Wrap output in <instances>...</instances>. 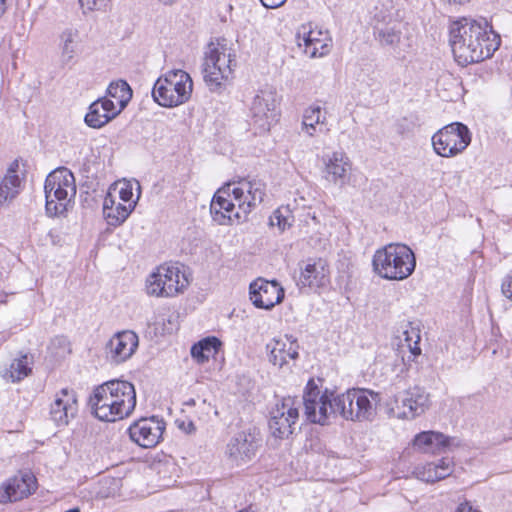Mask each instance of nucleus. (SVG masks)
Listing matches in <instances>:
<instances>
[{"instance_id": "f257e3e1", "label": "nucleus", "mask_w": 512, "mask_h": 512, "mask_svg": "<svg viewBox=\"0 0 512 512\" xmlns=\"http://www.w3.org/2000/svg\"><path fill=\"white\" fill-rule=\"evenodd\" d=\"M449 43L455 61L467 66L492 57L501 40L487 21L463 17L450 24Z\"/></svg>"}, {"instance_id": "f03ea898", "label": "nucleus", "mask_w": 512, "mask_h": 512, "mask_svg": "<svg viewBox=\"0 0 512 512\" xmlns=\"http://www.w3.org/2000/svg\"><path fill=\"white\" fill-rule=\"evenodd\" d=\"M266 186L260 180L241 179L227 183L214 194L210 213L219 225L245 219L265 196Z\"/></svg>"}, {"instance_id": "7ed1b4c3", "label": "nucleus", "mask_w": 512, "mask_h": 512, "mask_svg": "<svg viewBox=\"0 0 512 512\" xmlns=\"http://www.w3.org/2000/svg\"><path fill=\"white\" fill-rule=\"evenodd\" d=\"M134 385L125 380H110L93 390L89 403L101 421L116 422L129 417L136 407Z\"/></svg>"}, {"instance_id": "20e7f679", "label": "nucleus", "mask_w": 512, "mask_h": 512, "mask_svg": "<svg viewBox=\"0 0 512 512\" xmlns=\"http://www.w3.org/2000/svg\"><path fill=\"white\" fill-rule=\"evenodd\" d=\"M372 267L382 279L402 281L412 275L416 268L415 254L406 244L389 243L375 251Z\"/></svg>"}, {"instance_id": "39448f33", "label": "nucleus", "mask_w": 512, "mask_h": 512, "mask_svg": "<svg viewBox=\"0 0 512 512\" xmlns=\"http://www.w3.org/2000/svg\"><path fill=\"white\" fill-rule=\"evenodd\" d=\"M380 395L369 389L353 388L334 397L339 416L354 422L372 421L377 414Z\"/></svg>"}, {"instance_id": "423d86ee", "label": "nucleus", "mask_w": 512, "mask_h": 512, "mask_svg": "<svg viewBox=\"0 0 512 512\" xmlns=\"http://www.w3.org/2000/svg\"><path fill=\"white\" fill-rule=\"evenodd\" d=\"M193 91V81L189 73L173 69L160 76L154 83L152 97L165 108H173L188 102Z\"/></svg>"}, {"instance_id": "0eeeda50", "label": "nucleus", "mask_w": 512, "mask_h": 512, "mask_svg": "<svg viewBox=\"0 0 512 512\" xmlns=\"http://www.w3.org/2000/svg\"><path fill=\"white\" fill-rule=\"evenodd\" d=\"M46 212L50 216L63 215L76 194L75 179L67 168L56 169L45 180Z\"/></svg>"}, {"instance_id": "6e6552de", "label": "nucleus", "mask_w": 512, "mask_h": 512, "mask_svg": "<svg viewBox=\"0 0 512 512\" xmlns=\"http://www.w3.org/2000/svg\"><path fill=\"white\" fill-rule=\"evenodd\" d=\"M234 55L223 43H210L203 63V78L211 91L219 90L232 78Z\"/></svg>"}, {"instance_id": "1a4fd4ad", "label": "nucleus", "mask_w": 512, "mask_h": 512, "mask_svg": "<svg viewBox=\"0 0 512 512\" xmlns=\"http://www.w3.org/2000/svg\"><path fill=\"white\" fill-rule=\"evenodd\" d=\"M281 97L272 86L265 85L257 90L249 106L251 125L256 133L270 131L280 116Z\"/></svg>"}, {"instance_id": "9d476101", "label": "nucleus", "mask_w": 512, "mask_h": 512, "mask_svg": "<svg viewBox=\"0 0 512 512\" xmlns=\"http://www.w3.org/2000/svg\"><path fill=\"white\" fill-rule=\"evenodd\" d=\"M188 285L189 280L180 267L162 264L147 277L145 290L149 296L171 298L183 293Z\"/></svg>"}, {"instance_id": "9b49d317", "label": "nucleus", "mask_w": 512, "mask_h": 512, "mask_svg": "<svg viewBox=\"0 0 512 512\" xmlns=\"http://www.w3.org/2000/svg\"><path fill=\"white\" fill-rule=\"evenodd\" d=\"M471 132L461 122L450 123L432 136L434 152L444 158H452L463 153L471 143Z\"/></svg>"}, {"instance_id": "f8f14e48", "label": "nucleus", "mask_w": 512, "mask_h": 512, "mask_svg": "<svg viewBox=\"0 0 512 512\" xmlns=\"http://www.w3.org/2000/svg\"><path fill=\"white\" fill-rule=\"evenodd\" d=\"M334 393L326 390L321 393L313 380H309L303 396L305 415L307 420L319 425H326L332 416H337L334 407Z\"/></svg>"}, {"instance_id": "ddd939ff", "label": "nucleus", "mask_w": 512, "mask_h": 512, "mask_svg": "<svg viewBox=\"0 0 512 512\" xmlns=\"http://www.w3.org/2000/svg\"><path fill=\"white\" fill-rule=\"evenodd\" d=\"M298 268L296 284L300 289L308 288L317 292L330 284V268L327 260L321 257H310L300 261Z\"/></svg>"}, {"instance_id": "4468645a", "label": "nucleus", "mask_w": 512, "mask_h": 512, "mask_svg": "<svg viewBox=\"0 0 512 512\" xmlns=\"http://www.w3.org/2000/svg\"><path fill=\"white\" fill-rule=\"evenodd\" d=\"M299 418V403L291 397L282 399L271 411L269 429L273 437L288 438Z\"/></svg>"}, {"instance_id": "2eb2a0df", "label": "nucleus", "mask_w": 512, "mask_h": 512, "mask_svg": "<svg viewBox=\"0 0 512 512\" xmlns=\"http://www.w3.org/2000/svg\"><path fill=\"white\" fill-rule=\"evenodd\" d=\"M296 38L298 46L310 58L327 55L332 46L329 32L311 23L302 24L297 31Z\"/></svg>"}, {"instance_id": "dca6fc26", "label": "nucleus", "mask_w": 512, "mask_h": 512, "mask_svg": "<svg viewBox=\"0 0 512 512\" xmlns=\"http://www.w3.org/2000/svg\"><path fill=\"white\" fill-rule=\"evenodd\" d=\"M322 178L329 184L345 186L350 179L352 163L343 151L322 156Z\"/></svg>"}, {"instance_id": "f3484780", "label": "nucleus", "mask_w": 512, "mask_h": 512, "mask_svg": "<svg viewBox=\"0 0 512 512\" xmlns=\"http://www.w3.org/2000/svg\"><path fill=\"white\" fill-rule=\"evenodd\" d=\"M165 422L155 416L142 418L130 425L128 433L130 439L143 448L155 447L162 438Z\"/></svg>"}, {"instance_id": "a211bd4d", "label": "nucleus", "mask_w": 512, "mask_h": 512, "mask_svg": "<svg viewBox=\"0 0 512 512\" xmlns=\"http://www.w3.org/2000/svg\"><path fill=\"white\" fill-rule=\"evenodd\" d=\"M395 402V416L399 419L412 420L428 409L429 395L422 388L413 387L399 394Z\"/></svg>"}, {"instance_id": "6ab92c4d", "label": "nucleus", "mask_w": 512, "mask_h": 512, "mask_svg": "<svg viewBox=\"0 0 512 512\" xmlns=\"http://www.w3.org/2000/svg\"><path fill=\"white\" fill-rule=\"evenodd\" d=\"M138 346L139 338L134 331H119L105 345L106 358L112 364H122L134 355Z\"/></svg>"}, {"instance_id": "aec40b11", "label": "nucleus", "mask_w": 512, "mask_h": 512, "mask_svg": "<svg viewBox=\"0 0 512 512\" xmlns=\"http://www.w3.org/2000/svg\"><path fill=\"white\" fill-rule=\"evenodd\" d=\"M250 300L259 309L271 310L281 303L284 298V289L276 280L258 278L250 284Z\"/></svg>"}, {"instance_id": "412c9836", "label": "nucleus", "mask_w": 512, "mask_h": 512, "mask_svg": "<svg viewBox=\"0 0 512 512\" xmlns=\"http://www.w3.org/2000/svg\"><path fill=\"white\" fill-rule=\"evenodd\" d=\"M78 412L77 396L74 390L63 388L55 394L50 406V416L57 426H66Z\"/></svg>"}, {"instance_id": "4be33fe9", "label": "nucleus", "mask_w": 512, "mask_h": 512, "mask_svg": "<svg viewBox=\"0 0 512 512\" xmlns=\"http://www.w3.org/2000/svg\"><path fill=\"white\" fill-rule=\"evenodd\" d=\"M257 448L258 441L255 435L241 431L229 440L225 454L232 463L240 465L250 461L255 456Z\"/></svg>"}, {"instance_id": "5701e85b", "label": "nucleus", "mask_w": 512, "mask_h": 512, "mask_svg": "<svg viewBox=\"0 0 512 512\" xmlns=\"http://www.w3.org/2000/svg\"><path fill=\"white\" fill-rule=\"evenodd\" d=\"M36 489V478L30 472H21L0 486V503L18 501Z\"/></svg>"}, {"instance_id": "b1692460", "label": "nucleus", "mask_w": 512, "mask_h": 512, "mask_svg": "<svg viewBox=\"0 0 512 512\" xmlns=\"http://www.w3.org/2000/svg\"><path fill=\"white\" fill-rule=\"evenodd\" d=\"M460 442L436 431H423L415 435L413 447L419 452L437 454L458 447Z\"/></svg>"}, {"instance_id": "393cba45", "label": "nucleus", "mask_w": 512, "mask_h": 512, "mask_svg": "<svg viewBox=\"0 0 512 512\" xmlns=\"http://www.w3.org/2000/svg\"><path fill=\"white\" fill-rule=\"evenodd\" d=\"M327 112L319 104H312L304 109L301 121V132L309 138L327 135L330 132Z\"/></svg>"}, {"instance_id": "a878e982", "label": "nucleus", "mask_w": 512, "mask_h": 512, "mask_svg": "<svg viewBox=\"0 0 512 512\" xmlns=\"http://www.w3.org/2000/svg\"><path fill=\"white\" fill-rule=\"evenodd\" d=\"M267 348L270 351V361L278 367H282L289 360H294L298 357L299 344L292 335L273 339L267 345Z\"/></svg>"}, {"instance_id": "bb28decb", "label": "nucleus", "mask_w": 512, "mask_h": 512, "mask_svg": "<svg viewBox=\"0 0 512 512\" xmlns=\"http://www.w3.org/2000/svg\"><path fill=\"white\" fill-rule=\"evenodd\" d=\"M119 114L118 108L113 105V100L106 97L94 101L88 113L85 115V123L91 128H101Z\"/></svg>"}, {"instance_id": "cd10ccee", "label": "nucleus", "mask_w": 512, "mask_h": 512, "mask_svg": "<svg viewBox=\"0 0 512 512\" xmlns=\"http://www.w3.org/2000/svg\"><path fill=\"white\" fill-rule=\"evenodd\" d=\"M454 470V461L443 457L437 462H430L415 468V475L421 481L434 483L450 476Z\"/></svg>"}, {"instance_id": "c85d7f7f", "label": "nucleus", "mask_w": 512, "mask_h": 512, "mask_svg": "<svg viewBox=\"0 0 512 512\" xmlns=\"http://www.w3.org/2000/svg\"><path fill=\"white\" fill-rule=\"evenodd\" d=\"M134 209V205L109 195H106L103 201V216L109 226L118 227L123 224Z\"/></svg>"}, {"instance_id": "c756f323", "label": "nucleus", "mask_w": 512, "mask_h": 512, "mask_svg": "<svg viewBox=\"0 0 512 512\" xmlns=\"http://www.w3.org/2000/svg\"><path fill=\"white\" fill-rule=\"evenodd\" d=\"M420 339L419 329L412 326L411 323L401 325L397 329V334L395 336L398 350L402 353L407 349L411 354L412 357H409V360H414L421 354V348L419 347Z\"/></svg>"}, {"instance_id": "7c9ffc66", "label": "nucleus", "mask_w": 512, "mask_h": 512, "mask_svg": "<svg viewBox=\"0 0 512 512\" xmlns=\"http://www.w3.org/2000/svg\"><path fill=\"white\" fill-rule=\"evenodd\" d=\"M18 168V161H13L0 182V207L14 199L19 193L21 180L17 174Z\"/></svg>"}, {"instance_id": "2f4dec72", "label": "nucleus", "mask_w": 512, "mask_h": 512, "mask_svg": "<svg viewBox=\"0 0 512 512\" xmlns=\"http://www.w3.org/2000/svg\"><path fill=\"white\" fill-rule=\"evenodd\" d=\"M107 99L113 100L114 107L119 113L127 106L132 98V89L124 80L111 82L107 88Z\"/></svg>"}, {"instance_id": "473e14b6", "label": "nucleus", "mask_w": 512, "mask_h": 512, "mask_svg": "<svg viewBox=\"0 0 512 512\" xmlns=\"http://www.w3.org/2000/svg\"><path fill=\"white\" fill-rule=\"evenodd\" d=\"M221 345L222 343L217 337H207L192 346L191 355L199 363H203L215 356Z\"/></svg>"}, {"instance_id": "72a5a7b5", "label": "nucleus", "mask_w": 512, "mask_h": 512, "mask_svg": "<svg viewBox=\"0 0 512 512\" xmlns=\"http://www.w3.org/2000/svg\"><path fill=\"white\" fill-rule=\"evenodd\" d=\"M134 185H138V183H132L128 180L117 181L112 184L106 195L112 196L113 198L125 202L127 204L134 205L136 207L139 196L134 199Z\"/></svg>"}, {"instance_id": "f704fd0d", "label": "nucleus", "mask_w": 512, "mask_h": 512, "mask_svg": "<svg viewBox=\"0 0 512 512\" xmlns=\"http://www.w3.org/2000/svg\"><path fill=\"white\" fill-rule=\"evenodd\" d=\"M79 32L75 28H67L60 35L62 57L70 61L77 53Z\"/></svg>"}, {"instance_id": "c9c22d12", "label": "nucleus", "mask_w": 512, "mask_h": 512, "mask_svg": "<svg viewBox=\"0 0 512 512\" xmlns=\"http://www.w3.org/2000/svg\"><path fill=\"white\" fill-rule=\"evenodd\" d=\"M31 371L32 368L29 366L28 358L24 355L11 362L9 369L4 372L3 377L15 383L23 380Z\"/></svg>"}, {"instance_id": "e433bc0d", "label": "nucleus", "mask_w": 512, "mask_h": 512, "mask_svg": "<svg viewBox=\"0 0 512 512\" xmlns=\"http://www.w3.org/2000/svg\"><path fill=\"white\" fill-rule=\"evenodd\" d=\"M400 31L394 26L375 27L376 39L382 46H395L400 41Z\"/></svg>"}, {"instance_id": "4c0bfd02", "label": "nucleus", "mask_w": 512, "mask_h": 512, "mask_svg": "<svg viewBox=\"0 0 512 512\" xmlns=\"http://www.w3.org/2000/svg\"><path fill=\"white\" fill-rule=\"evenodd\" d=\"M293 216L290 209L286 206L277 208L269 218L271 226H277L283 232L292 225Z\"/></svg>"}, {"instance_id": "58836bf2", "label": "nucleus", "mask_w": 512, "mask_h": 512, "mask_svg": "<svg viewBox=\"0 0 512 512\" xmlns=\"http://www.w3.org/2000/svg\"><path fill=\"white\" fill-rule=\"evenodd\" d=\"M83 14L101 10L108 0H78Z\"/></svg>"}, {"instance_id": "ea45409f", "label": "nucleus", "mask_w": 512, "mask_h": 512, "mask_svg": "<svg viewBox=\"0 0 512 512\" xmlns=\"http://www.w3.org/2000/svg\"><path fill=\"white\" fill-rule=\"evenodd\" d=\"M261 4L267 9H277L283 6L287 0H259Z\"/></svg>"}, {"instance_id": "a19ab883", "label": "nucleus", "mask_w": 512, "mask_h": 512, "mask_svg": "<svg viewBox=\"0 0 512 512\" xmlns=\"http://www.w3.org/2000/svg\"><path fill=\"white\" fill-rule=\"evenodd\" d=\"M178 427L187 434H192L196 430V427L191 420L180 422Z\"/></svg>"}, {"instance_id": "79ce46f5", "label": "nucleus", "mask_w": 512, "mask_h": 512, "mask_svg": "<svg viewBox=\"0 0 512 512\" xmlns=\"http://www.w3.org/2000/svg\"><path fill=\"white\" fill-rule=\"evenodd\" d=\"M501 290L503 295L512 300V280H506L502 283Z\"/></svg>"}, {"instance_id": "37998d69", "label": "nucleus", "mask_w": 512, "mask_h": 512, "mask_svg": "<svg viewBox=\"0 0 512 512\" xmlns=\"http://www.w3.org/2000/svg\"><path fill=\"white\" fill-rule=\"evenodd\" d=\"M455 512H479L474 509L468 502H463L458 505Z\"/></svg>"}, {"instance_id": "c03bdc74", "label": "nucleus", "mask_w": 512, "mask_h": 512, "mask_svg": "<svg viewBox=\"0 0 512 512\" xmlns=\"http://www.w3.org/2000/svg\"><path fill=\"white\" fill-rule=\"evenodd\" d=\"M7 293H0V304H5L7 302Z\"/></svg>"}, {"instance_id": "a18cd8bd", "label": "nucleus", "mask_w": 512, "mask_h": 512, "mask_svg": "<svg viewBox=\"0 0 512 512\" xmlns=\"http://www.w3.org/2000/svg\"><path fill=\"white\" fill-rule=\"evenodd\" d=\"M157 1L164 5H171V4L175 3L177 0H157Z\"/></svg>"}, {"instance_id": "49530a36", "label": "nucleus", "mask_w": 512, "mask_h": 512, "mask_svg": "<svg viewBox=\"0 0 512 512\" xmlns=\"http://www.w3.org/2000/svg\"><path fill=\"white\" fill-rule=\"evenodd\" d=\"M5 2L6 0H0V13L4 12Z\"/></svg>"}, {"instance_id": "de8ad7c7", "label": "nucleus", "mask_w": 512, "mask_h": 512, "mask_svg": "<svg viewBox=\"0 0 512 512\" xmlns=\"http://www.w3.org/2000/svg\"><path fill=\"white\" fill-rule=\"evenodd\" d=\"M66 512H80V509L75 507V508H72V509H69L68 511Z\"/></svg>"}]
</instances>
